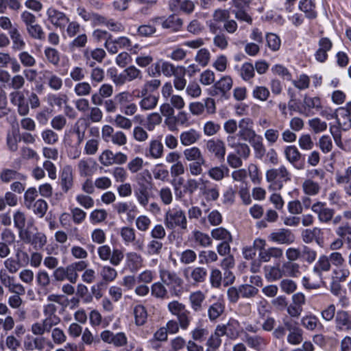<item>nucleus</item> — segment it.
Returning a JSON list of instances; mask_svg holds the SVG:
<instances>
[{"mask_svg": "<svg viewBox=\"0 0 351 351\" xmlns=\"http://www.w3.org/2000/svg\"><path fill=\"white\" fill-rule=\"evenodd\" d=\"M135 180L134 196L139 205L145 208L152 195L154 183L152 174L149 170L145 169L136 176Z\"/></svg>", "mask_w": 351, "mask_h": 351, "instance_id": "nucleus-1", "label": "nucleus"}, {"mask_svg": "<svg viewBox=\"0 0 351 351\" xmlns=\"http://www.w3.org/2000/svg\"><path fill=\"white\" fill-rule=\"evenodd\" d=\"M265 178L269 184V189L279 191L283 188L285 183L291 181V174L285 166L281 165L278 168L268 169L265 173Z\"/></svg>", "mask_w": 351, "mask_h": 351, "instance_id": "nucleus-2", "label": "nucleus"}, {"mask_svg": "<svg viewBox=\"0 0 351 351\" xmlns=\"http://www.w3.org/2000/svg\"><path fill=\"white\" fill-rule=\"evenodd\" d=\"M164 223L169 230H186L187 219L184 211L179 208H169L164 216Z\"/></svg>", "mask_w": 351, "mask_h": 351, "instance_id": "nucleus-3", "label": "nucleus"}, {"mask_svg": "<svg viewBox=\"0 0 351 351\" xmlns=\"http://www.w3.org/2000/svg\"><path fill=\"white\" fill-rule=\"evenodd\" d=\"M159 274L161 282L169 287L172 295L178 297L182 294L184 281L176 272L161 269Z\"/></svg>", "mask_w": 351, "mask_h": 351, "instance_id": "nucleus-4", "label": "nucleus"}, {"mask_svg": "<svg viewBox=\"0 0 351 351\" xmlns=\"http://www.w3.org/2000/svg\"><path fill=\"white\" fill-rule=\"evenodd\" d=\"M169 312L177 317L180 321V326L182 330H186L191 324V317L190 311L186 309V306L177 300L170 302L167 306Z\"/></svg>", "mask_w": 351, "mask_h": 351, "instance_id": "nucleus-5", "label": "nucleus"}, {"mask_svg": "<svg viewBox=\"0 0 351 351\" xmlns=\"http://www.w3.org/2000/svg\"><path fill=\"white\" fill-rule=\"evenodd\" d=\"M16 258H8L3 262L5 269L10 274L18 273L21 268L28 264L29 255L26 252L17 250Z\"/></svg>", "mask_w": 351, "mask_h": 351, "instance_id": "nucleus-6", "label": "nucleus"}, {"mask_svg": "<svg viewBox=\"0 0 351 351\" xmlns=\"http://www.w3.org/2000/svg\"><path fill=\"white\" fill-rule=\"evenodd\" d=\"M47 21L56 29L64 30L69 22V16L54 7H49L46 11Z\"/></svg>", "mask_w": 351, "mask_h": 351, "instance_id": "nucleus-7", "label": "nucleus"}, {"mask_svg": "<svg viewBox=\"0 0 351 351\" xmlns=\"http://www.w3.org/2000/svg\"><path fill=\"white\" fill-rule=\"evenodd\" d=\"M207 275V269L200 266L188 267L183 270L185 280L193 285H197L205 282Z\"/></svg>", "mask_w": 351, "mask_h": 351, "instance_id": "nucleus-8", "label": "nucleus"}, {"mask_svg": "<svg viewBox=\"0 0 351 351\" xmlns=\"http://www.w3.org/2000/svg\"><path fill=\"white\" fill-rule=\"evenodd\" d=\"M120 236L125 245H128L132 243L136 250L143 251L144 250V240L136 238V232L133 228L129 226L121 228Z\"/></svg>", "mask_w": 351, "mask_h": 351, "instance_id": "nucleus-9", "label": "nucleus"}, {"mask_svg": "<svg viewBox=\"0 0 351 351\" xmlns=\"http://www.w3.org/2000/svg\"><path fill=\"white\" fill-rule=\"evenodd\" d=\"M216 327L220 335L232 340L237 339L241 333L240 324L234 319H230L227 324H219Z\"/></svg>", "mask_w": 351, "mask_h": 351, "instance_id": "nucleus-10", "label": "nucleus"}, {"mask_svg": "<svg viewBox=\"0 0 351 351\" xmlns=\"http://www.w3.org/2000/svg\"><path fill=\"white\" fill-rule=\"evenodd\" d=\"M24 347L26 350L31 351L34 350L42 351L47 347L48 351H50L53 349L54 346L52 341L44 337H33L28 336L24 341Z\"/></svg>", "mask_w": 351, "mask_h": 351, "instance_id": "nucleus-11", "label": "nucleus"}, {"mask_svg": "<svg viewBox=\"0 0 351 351\" xmlns=\"http://www.w3.org/2000/svg\"><path fill=\"white\" fill-rule=\"evenodd\" d=\"M0 282L2 287L6 288L12 293H25L24 286L16 282L15 277L10 276L5 271H1Z\"/></svg>", "mask_w": 351, "mask_h": 351, "instance_id": "nucleus-12", "label": "nucleus"}, {"mask_svg": "<svg viewBox=\"0 0 351 351\" xmlns=\"http://www.w3.org/2000/svg\"><path fill=\"white\" fill-rule=\"evenodd\" d=\"M253 121L250 118H243L239 122L238 136L243 141L250 142L259 135L253 129Z\"/></svg>", "mask_w": 351, "mask_h": 351, "instance_id": "nucleus-13", "label": "nucleus"}, {"mask_svg": "<svg viewBox=\"0 0 351 351\" xmlns=\"http://www.w3.org/2000/svg\"><path fill=\"white\" fill-rule=\"evenodd\" d=\"M207 151L219 160H223L226 148L225 143L219 138H212L206 143Z\"/></svg>", "mask_w": 351, "mask_h": 351, "instance_id": "nucleus-14", "label": "nucleus"}, {"mask_svg": "<svg viewBox=\"0 0 351 351\" xmlns=\"http://www.w3.org/2000/svg\"><path fill=\"white\" fill-rule=\"evenodd\" d=\"M60 184L62 191L66 193L74 186V176L73 169L70 165H65L60 173Z\"/></svg>", "mask_w": 351, "mask_h": 351, "instance_id": "nucleus-15", "label": "nucleus"}, {"mask_svg": "<svg viewBox=\"0 0 351 351\" xmlns=\"http://www.w3.org/2000/svg\"><path fill=\"white\" fill-rule=\"evenodd\" d=\"M335 328L338 332L351 330V315L346 311L339 310L335 317Z\"/></svg>", "mask_w": 351, "mask_h": 351, "instance_id": "nucleus-16", "label": "nucleus"}, {"mask_svg": "<svg viewBox=\"0 0 351 351\" xmlns=\"http://www.w3.org/2000/svg\"><path fill=\"white\" fill-rule=\"evenodd\" d=\"M321 108L322 103L319 97H311L305 95L303 99L302 110H300V114L305 117L312 116L314 114V109L318 110L321 109Z\"/></svg>", "mask_w": 351, "mask_h": 351, "instance_id": "nucleus-17", "label": "nucleus"}, {"mask_svg": "<svg viewBox=\"0 0 351 351\" xmlns=\"http://www.w3.org/2000/svg\"><path fill=\"white\" fill-rule=\"evenodd\" d=\"M105 47L110 53L114 54L121 49L129 48L131 47V41L127 37L121 36L113 39L112 37L106 40L104 44Z\"/></svg>", "mask_w": 351, "mask_h": 351, "instance_id": "nucleus-18", "label": "nucleus"}, {"mask_svg": "<svg viewBox=\"0 0 351 351\" xmlns=\"http://www.w3.org/2000/svg\"><path fill=\"white\" fill-rule=\"evenodd\" d=\"M97 162L90 158L81 159L77 163V170L81 177L93 176L97 171Z\"/></svg>", "mask_w": 351, "mask_h": 351, "instance_id": "nucleus-19", "label": "nucleus"}, {"mask_svg": "<svg viewBox=\"0 0 351 351\" xmlns=\"http://www.w3.org/2000/svg\"><path fill=\"white\" fill-rule=\"evenodd\" d=\"M269 238L278 243L289 245L294 242L295 236L288 229H280L270 234Z\"/></svg>", "mask_w": 351, "mask_h": 351, "instance_id": "nucleus-20", "label": "nucleus"}, {"mask_svg": "<svg viewBox=\"0 0 351 351\" xmlns=\"http://www.w3.org/2000/svg\"><path fill=\"white\" fill-rule=\"evenodd\" d=\"M311 209L317 215L318 219L321 222L327 223L332 219L334 210L326 207L325 204L322 202L314 204Z\"/></svg>", "mask_w": 351, "mask_h": 351, "instance_id": "nucleus-21", "label": "nucleus"}, {"mask_svg": "<svg viewBox=\"0 0 351 351\" xmlns=\"http://www.w3.org/2000/svg\"><path fill=\"white\" fill-rule=\"evenodd\" d=\"M201 134L195 129L191 128L180 134V141L184 147L191 146L197 143L201 138Z\"/></svg>", "mask_w": 351, "mask_h": 351, "instance_id": "nucleus-22", "label": "nucleus"}, {"mask_svg": "<svg viewBox=\"0 0 351 351\" xmlns=\"http://www.w3.org/2000/svg\"><path fill=\"white\" fill-rule=\"evenodd\" d=\"M284 154L286 159L297 169H302V165H298L302 154L294 145H289L285 148Z\"/></svg>", "mask_w": 351, "mask_h": 351, "instance_id": "nucleus-23", "label": "nucleus"}, {"mask_svg": "<svg viewBox=\"0 0 351 351\" xmlns=\"http://www.w3.org/2000/svg\"><path fill=\"white\" fill-rule=\"evenodd\" d=\"M233 80L230 76H223L213 85V90L215 95L224 96L232 88Z\"/></svg>", "mask_w": 351, "mask_h": 351, "instance_id": "nucleus-24", "label": "nucleus"}, {"mask_svg": "<svg viewBox=\"0 0 351 351\" xmlns=\"http://www.w3.org/2000/svg\"><path fill=\"white\" fill-rule=\"evenodd\" d=\"M40 73L43 75V79L47 80L50 88L56 91L62 88L63 85L62 79L54 74L51 71L43 70Z\"/></svg>", "mask_w": 351, "mask_h": 351, "instance_id": "nucleus-25", "label": "nucleus"}, {"mask_svg": "<svg viewBox=\"0 0 351 351\" xmlns=\"http://www.w3.org/2000/svg\"><path fill=\"white\" fill-rule=\"evenodd\" d=\"M25 180L26 176L23 173L12 169L3 168L0 171V180L8 184L13 180Z\"/></svg>", "mask_w": 351, "mask_h": 351, "instance_id": "nucleus-26", "label": "nucleus"}, {"mask_svg": "<svg viewBox=\"0 0 351 351\" xmlns=\"http://www.w3.org/2000/svg\"><path fill=\"white\" fill-rule=\"evenodd\" d=\"M206 295L202 291H195L190 293L189 303L194 312H200L203 310V303L205 301Z\"/></svg>", "mask_w": 351, "mask_h": 351, "instance_id": "nucleus-27", "label": "nucleus"}, {"mask_svg": "<svg viewBox=\"0 0 351 351\" xmlns=\"http://www.w3.org/2000/svg\"><path fill=\"white\" fill-rule=\"evenodd\" d=\"M245 341L248 347L257 351L263 350L267 345V340L260 335H250L247 333L245 335Z\"/></svg>", "mask_w": 351, "mask_h": 351, "instance_id": "nucleus-28", "label": "nucleus"}, {"mask_svg": "<svg viewBox=\"0 0 351 351\" xmlns=\"http://www.w3.org/2000/svg\"><path fill=\"white\" fill-rule=\"evenodd\" d=\"M335 119L339 127L343 130H347L351 127L350 114L344 108H340L337 110Z\"/></svg>", "mask_w": 351, "mask_h": 351, "instance_id": "nucleus-29", "label": "nucleus"}, {"mask_svg": "<svg viewBox=\"0 0 351 351\" xmlns=\"http://www.w3.org/2000/svg\"><path fill=\"white\" fill-rule=\"evenodd\" d=\"M126 264L132 271H137L143 265V258L135 252L126 254Z\"/></svg>", "mask_w": 351, "mask_h": 351, "instance_id": "nucleus-30", "label": "nucleus"}, {"mask_svg": "<svg viewBox=\"0 0 351 351\" xmlns=\"http://www.w3.org/2000/svg\"><path fill=\"white\" fill-rule=\"evenodd\" d=\"M322 231L319 228H313V229H305L302 232V241L306 243H311L315 241L319 244V240L322 236Z\"/></svg>", "mask_w": 351, "mask_h": 351, "instance_id": "nucleus-31", "label": "nucleus"}, {"mask_svg": "<svg viewBox=\"0 0 351 351\" xmlns=\"http://www.w3.org/2000/svg\"><path fill=\"white\" fill-rule=\"evenodd\" d=\"M283 252L281 248L271 247L265 249L264 251L259 252L258 257L261 261L269 262L271 258H280L282 256Z\"/></svg>", "mask_w": 351, "mask_h": 351, "instance_id": "nucleus-32", "label": "nucleus"}, {"mask_svg": "<svg viewBox=\"0 0 351 351\" xmlns=\"http://www.w3.org/2000/svg\"><path fill=\"white\" fill-rule=\"evenodd\" d=\"M264 270L265 278L271 282L278 280L284 276L280 264H276L274 266H266Z\"/></svg>", "mask_w": 351, "mask_h": 351, "instance_id": "nucleus-33", "label": "nucleus"}, {"mask_svg": "<svg viewBox=\"0 0 351 351\" xmlns=\"http://www.w3.org/2000/svg\"><path fill=\"white\" fill-rule=\"evenodd\" d=\"M299 8L305 14L306 18L314 19L317 17L315 4L313 0H301L299 3Z\"/></svg>", "mask_w": 351, "mask_h": 351, "instance_id": "nucleus-34", "label": "nucleus"}, {"mask_svg": "<svg viewBox=\"0 0 351 351\" xmlns=\"http://www.w3.org/2000/svg\"><path fill=\"white\" fill-rule=\"evenodd\" d=\"M301 324L308 330L313 331L318 328H322V325L319 322L317 317L313 314H309L302 317L301 319Z\"/></svg>", "mask_w": 351, "mask_h": 351, "instance_id": "nucleus-35", "label": "nucleus"}, {"mask_svg": "<svg viewBox=\"0 0 351 351\" xmlns=\"http://www.w3.org/2000/svg\"><path fill=\"white\" fill-rule=\"evenodd\" d=\"M184 159L190 162L205 159L201 149L197 147H191L183 151Z\"/></svg>", "mask_w": 351, "mask_h": 351, "instance_id": "nucleus-36", "label": "nucleus"}, {"mask_svg": "<svg viewBox=\"0 0 351 351\" xmlns=\"http://www.w3.org/2000/svg\"><path fill=\"white\" fill-rule=\"evenodd\" d=\"M282 273L286 277H298L300 274V265L291 261H285L281 265Z\"/></svg>", "mask_w": 351, "mask_h": 351, "instance_id": "nucleus-37", "label": "nucleus"}, {"mask_svg": "<svg viewBox=\"0 0 351 351\" xmlns=\"http://www.w3.org/2000/svg\"><path fill=\"white\" fill-rule=\"evenodd\" d=\"M9 35L12 42V49L14 51H21L25 48V43L18 29H11Z\"/></svg>", "mask_w": 351, "mask_h": 351, "instance_id": "nucleus-38", "label": "nucleus"}, {"mask_svg": "<svg viewBox=\"0 0 351 351\" xmlns=\"http://www.w3.org/2000/svg\"><path fill=\"white\" fill-rule=\"evenodd\" d=\"M331 268L329 258L326 255L319 256L317 262L313 267V272L321 278L323 271H328Z\"/></svg>", "mask_w": 351, "mask_h": 351, "instance_id": "nucleus-39", "label": "nucleus"}, {"mask_svg": "<svg viewBox=\"0 0 351 351\" xmlns=\"http://www.w3.org/2000/svg\"><path fill=\"white\" fill-rule=\"evenodd\" d=\"M77 14L86 21H92L93 23L96 25H99L101 23L106 22V17L96 14H93L87 12L84 8H77Z\"/></svg>", "mask_w": 351, "mask_h": 351, "instance_id": "nucleus-40", "label": "nucleus"}, {"mask_svg": "<svg viewBox=\"0 0 351 351\" xmlns=\"http://www.w3.org/2000/svg\"><path fill=\"white\" fill-rule=\"evenodd\" d=\"M336 181L338 184H343L345 191L351 195V167H348L343 174H337Z\"/></svg>", "mask_w": 351, "mask_h": 351, "instance_id": "nucleus-41", "label": "nucleus"}, {"mask_svg": "<svg viewBox=\"0 0 351 351\" xmlns=\"http://www.w3.org/2000/svg\"><path fill=\"white\" fill-rule=\"evenodd\" d=\"M180 71L173 75V86L178 90H183L186 87V80L185 79V75L186 69L184 66L180 68Z\"/></svg>", "mask_w": 351, "mask_h": 351, "instance_id": "nucleus-42", "label": "nucleus"}, {"mask_svg": "<svg viewBox=\"0 0 351 351\" xmlns=\"http://www.w3.org/2000/svg\"><path fill=\"white\" fill-rule=\"evenodd\" d=\"M239 73L243 80L249 82L255 76L254 65L251 62H245L239 69Z\"/></svg>", "mask_w": 351, "mask_h": 351, "instance_id": "nucleus-43", "label": "nucleus"}, {"mask_svg": "<svg viewBox=\"0 0 351 351\" xmlns=\"http://www.w3.org/2000/svg\"><path fill=\"white\" fill-rule=\"evenodd\" d=\"M142 97L143 98L139 102V106L142 110H151L157 106L158 97L151 94L142 95Z\"/></svg>", "mask_w": 351, "mask_h": 351, "instance_id": "nucleus-44", "label": "nucleus"}, {"mask_svg": "<svg viewBox=\"0 0 351 351\" xmlns=\"http://www.w3.org/2000/svg\"><path fill=\"white\" fill-rule=\"evenodd\" d=\"M225 306L221 302H216L208 308V317L211 322L215 321L224 312Z\"/></svg>", "mask_w": 351, "mask_h": 351, "instance_id": "nucleus-45", "label": "nucleus"}, {"mask_svg": "<svg viewBox=\"0 0 351 351\" xmlns=\"http://www.w3.org/2000/svg\"><path fill=\"white\" fill-rule=\"evenodd\" d=\"M27 209L32 210L33 213L38 217H43L46 214L48 209V204L47 202L43 199H38L35 202L31 204Z\"/></svg>", "mask_w": 351, "mask_h": 351, "instance_id": "nucleus-46", "label": "nucleus"}, {"mask_svg": "<svg viewBox=\"0 0 351 351\" xmlns=\"http://www.w3.org/2000/svg\"><path fill=\"white\" fill-rule=\"evenodd\" d=\"M199 263L200 265H209L218 260L217 254L213 250H202L198 254Z\"/></svg>", "mask_w": 351, "mask_h": 351, "instance_id": "nucleus-47", "label": "nucleus"}, {"mask_svg": "<svg viewBox=\"0 0 351 351\" xmlns=\"http://www.w3.org/2000/svg\"><path fill=\"white\" fill-rule=\"evenodd\" d=\"M249 143L254 150L256 158L258 159H262L266 151L262 136L259 135L257 138H255Z\"/></svg>", "mask_w": 351, "mask_h": 351, "instance_id": "nucleus-48", "label": "nucleus"}, {"mask_svg": "<svg viewBox=\"0 0 351 351\" xmlns=\"http://www.w3.org/2000/svg\"><path fill=\"white\" fill-rule=\"evenodd\" d=\"M106 55V51L101 48H96L93 50L87 49L84 53V56L87 61L93 59L98 62H101Z\"/></svg>", "mask_w": 351, "mask_h": 351, "instance_id": "nucleus-49", "label": "nucleus"}, {"mask_svg": "<svg viewBox=\"0 0 351 351\" xmlns=\"http://www.w3.org/2000/svg\"><path fill=\"white\" fill-rule=\"evenodd\" d=\"M22 7L19 0H0V14H4L8 8L18 12Z\"/></svg>", "mask_w": 351, "mask_h": 351, "instance_id": "nucleus-50", "label": "nucleus"}, {"mask_svg": "<svg viewBox=\"0 0 351 351\" xmlns=\"http://www.w3.org/2000/svg\"><path fill=\"white\" fill-rule=\"evenodd\" d=\"M164 147L162 143L158 140H153L149 143V155L154 159H158L163 154Z\"/></svg>", "mask_w": 351, "mask_h": 351, "instance_id": "nucleus-51", "label": "nucleus"}, {"mask_svg": "<svg viewBox=\"0 0 351 351\" xmlns=\"http://www.w3.org/2000/svg\"><path fill=\"white\" fill-rule=\"evenodd\" d=\"M134 315L135 323L137 326H143L145 324L147 319V313L144 306H136L134 308Z\"/></svg>", "mask_w": 351, "mask_h": 351, "instance_id": "nucleus-52", "label": "nucleus"}, {"mask_svg": "<svg viewBox=\"0 0 351 351\" xmlns=\"http://www.w3.org/2000/svg\"><path fill=\"white\" fill-rule=\"evenodd\" d=\"M26 30L29 36L34 39L39 40H43L45 39V32L43 29L39 24L36 23L27 27Z\"/></svg>", "mask_w": 351, "mask_h": 351, "instance_id": "nucleus-53", "label": "nucleus"}, {"mask_svg": "<svg viewBox=\"0 0 351 351\" xmlns=\"http://www.w3.org/2000/svg\"><path fill=\"white\" fill-rule=\"evenodd\" d=\"M13 221L14 227L19 230L23 228H25L28 220L25 212L17 210L13 215Z\"/></svg>", "mask_w": 351, "mask_h": 351, "instance_id": "nucleus-54", "label": "nucleus"}, {"mask_svg": "<svg viewBox=\"0 0 351 351\" xmlns=\"http://www.w3.org/2000/svg\"><path fill=\"white\" fill-rule=\"evenodd\" d=\"M36 280L38 287L46 289L51 283V278L49 274L45 270H40L36 275Z\"/></svg>", "mask_w": 351, "mask_h": 351, "instance_id": "nucleus-55", "label": "nucleus"}, {"mask_svg": "<svg viewBox=\"0 0 351 351\" xmlns=\"http://www.w3.org/2000/svg\"><path fill=\"white\" fill-rule=\"evenodd\" d=\"M211 236L216 240H221L222 242L232 241L231 234L223 228H217L211 231Z\"/></svg>", "mask_w": 351, "mask_h": 351, "instance_id": "nucleus-56", "label": "nucleus"}, {"mask_svg": "<svg viewBox=\"0 0 351 351\" xmlns=\"http://www.w3.org/2000/svg\"><path fill=\"white\" fill-rule=\"evenodd\" d=\"M100 276L106 282H110L117 278V271L114 268L106 265L101 267Z\"/></svg>", "mask_w": 351, "mask_h": 351, "instance_id": "nucleus-57", "label": "nucleus"}, {"mask_svg": "<svg viewBox=\"0 0 351 351\" xmlns=\"http://www.w3.org/2000/svg\"><path fill=\"white\" fill-rule=\"evenodd\" d=\"M302 189L306 194L315 195L319 193L320 186L318 183L314 182L313 180L307 179L303 182Z\"/></svg>", "mask_w": 351, "mask_h": 351, "instance_id": "nucleus-58", "label": "nucleus"}, {"mask_svg": "<svg viewBox=\"0 0 351 351\" xmlns=\"http://www.w3.org/2000/svg\"><path fill=\"white\" fill-rule=\"evenodd\" d=\"M265 37L267 46L271 51H277L280 49L281 40L278 35L274 33H267Z\"/></svg>", "mask_w": 351, "mask_h": 351, "instance_id": "nucleus-59", "label": "nucleus"}, {"mask_svg": "<svg viewBox=\"0 0 351 351\" xmlns=\"http://www.w3.org/2000/svg\"><path fill=\"white\" fill-rule=\"evenodd\" d=\"M206 159L203 160L190 162L188 167L189 171L192 176H199L203 173V166L206 165Z\"/></svg>", "mask_w": 351, "mask_h": 351, "instance_id": "nucleus-60", "label": "nucleus"}, {"mask_svg": "<svg viewBox=\"0 0 351 351\" xmlns=\"http://www.w3.org/2000/svg\"><path fill=\"white\" fill-rule=\"evenodd\" d=\"M270 95L269 89L263 86H256L252 90V96L261 101L267 100Z\"/></svg>", "mask_w": 351, "mask_h": 351, "instance_id": "nucleus-61", "label": "nucleus"}, {"mask_svg": "<svg viewBox=\"0 0 351 351\" xmlns=\"http://www.w3.org/2000/svg\"><path fill=\"white\" fill-rule=\"evenodd\" d=\"M91 90V86L87 82H78L74 86V92L78 97L88 96Z\"/></svg>", "mask_w": 351, "mask_h": 351, "instance_id": "nucleus-62", "label": "nucleus"}, {"mask_svg": "<svg viewBox=\"0 0 351 351\" xmlns=\"http://www.w3.org/2000/svg\"><path fill=\"white\" fill-rule=\"evenodd\" d=\"M182 23V20L180 17L176 15H171L166 19L165 28L178 31L181 28Z\"/></svg>", "mask_w": 351, "mask_h": 351, "instance_id": "nucleus-63", "label": "nucleus"}, {"mask_svg": "<svg viewBox=\"0 0 351 351\" xmlns=\"http://www.w3.org/2000/svg\"><path fill=\"white\" fill-rule=\"evenodd\" d=\"M123 71L128 82L136 80H141L143 78V73L141 71L134 66H130L124 69Z\"/></svg>", "mask_w": 351, "mask_h": 351, "instance_id": "nucleus-64", "label": "nucleus"}]
</instances>
